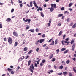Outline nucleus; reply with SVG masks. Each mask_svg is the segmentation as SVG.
Wrapping results in <instances>:
<instances>
[{
  "label": "nucleus",
  "instance_id": "1",
  "mask_svg": "<svg viewBox=\"0 0 76 76\" xmlns=\"http://www.w3.org/2000/svg\"><path fill=\"white\" fill-rule=\"evenodd\" d=\"M30 71L32 72V73H33V70H34V65L33 64H32L30 66Z\"/></svg>",
  "mask_w": 76,
  "mask_h": 76
},
{
  "label": "nucleus",
  "instance_id": "2",
  "mask_svg": "<svg viewBox=\"0 0 76 76\" xmlns=\"http://www.w3.org/2000/svg\"><path fill=\"white\" fill-rule=\"evenodd\" d=\"M7 70L9 72H11V73L12 74V75L14 74L15 73V72L13 71V69H11L10 68H8Z\"/></svg>",
  "mask_w": 76,
  "mask_h": 76
},
{
  "label": "nucleus",
  "instance_id": "3",
  "mask_svg": "<svg viewBox=\"0 0 76 76\" xmlns=\"http://www.w3.org/2000/svg\"><path fill=\"white\" fill-rule=\"evenodd\" d=\"M8 41L9 44H12V42H13V40L12 38L10 37H9Z\"/></svg>",
  "mask_w": 76,
  "mask_h": 76
},
{
  "label": "nucleus",
  "instance_id": "4",
  "mask_svg": "<svg viewBox=\"0 0 76 76\" xmlns=\"http://www.w3.org/2000/svg\"><path fill=\"white\" fill-rule=\"evenodd\" d=\"M13 35L14 36H15L16 37H18V33L15 32H13Z\"/></svg>",
  "mask_w": 76,
  "mask_h": 76
},
{
  "label": "nucleus",
  "instance_id": "5",
  "mask_svg": "<svg viewBox=\"0 0 76 76\" xmlns=\"http://www.w3.org/2000/svg\"><path fill=\"white\" fill-rule=\"evenodd\" d=\"M51 7H53L54 8H56V4H51Z\"/></svg>",
  "mask_w": 76,
  "mask_h": 76
},
{
  "label": "nucleus",
  "instance_id": "6",
  "mask_svg": "<svg viewBox=\"0 0 76 76\" xmlns=\"http://www.w3.org/2000/svg\"><path fill=\"white\" fill-rule=\"evenodd\" d=\"M33 4H34V6H35L36 8V9H38V7L37 5V4L35 2V1H33Z\"/></svg>",
  "mask_w": 76,
  "mask_h": 76
},
{
  "label": "nucleus",
  "instance_id": "7",
  "mask_svg": "<svg viewBox=\"0 0 76 76\" xmlns=\"http://www.w3.org/2000/svg\"><path fill=\"white\" fill-rule=\"evenodd\" d=\"M44 41V39H42L39 40L40 43H42Z\"/></svg>",
  "mask_w": 76,
  "mask_h": 76
},
{
  "label": "nucleus",
  "instance_id": "8",
  "mask_svg": "<svg viewBox=\"0 0 76 76\" xmlns=\"http://www.w3.org/2000/svg\"><path fill=\"white\" fill-rule=\"evenodd\" d=\"M39 61H40V60H38L37 61H34V63L37 62V64H39Z\"/></svg>",
  "mask_w": 76,
  "mask_h": 76
},
{
  "label": "nucleus",
  "instance_id": "9",
  "mask_svg": "<svg viewBox=\"0 0 76 76\" xmlns=\"http://www.w3.org/2000/svg\"><path fill=\"white\" fill-rule=\"evenodd\" d=\"M54 10V8H53V7H52L50 8V11L51 12H52Z\"/></svg>",
  "mask_w": 76,
  "mask_h": 76
},
{
  "label": "nucleus",
  "instance_id": "10",
  "mask_svg": "<svg viewBox=\"0 0 76 76\" xmlns=\"http://www.w3.org/2000/svg\"><path fill=\"white\" fill-rule=\"evenodd\" d=\"M53 57V54H51L49 57V59L50 60V59H51L52 57Z\"/></svg>",
  "mask_w": 76,
  "mask_h": 76
},
{
  "label": "nucleus",
  "instance_id": "11",
  "mask_svg": "<svg viewBox=\"0 0 76 76\" xmlns=\"http://www.w3.org/2000/svg\"><path fill=\"white\" fill-rule=\"evenodd\" d=\"M11 20V19L10 18H8L6 19V21L7 22H10Z\"/></svg>",
  "mask_w": 76,
  "mask_h": 76
},
{
  "label": "nucleus",
  "instance_id": "12",
  "mask_svg": "<svg viewBox=\"0 0 76 76\" xmlns=\"http://www.w3.org/2000/svg\"><path fill=\"white\" fill-rule=\"evenodd\" d=\"M73 3H70L68 5L69 7H71V6H72V5H73Z\"/></svg>",
  "mask_w": 76,
  "mask_h": 76
},
{
  "label": "nucleus",
  "instance_id": "13",
  "mask_svg": "<svg viewBox=\"0 0 76 76\" xmlns=\"http://www.w3.org/2000/svg\"><path fill=\"white\" fill-rule=\"evenodd\" d=\"M29 31H30L31 32H34V29H30L29 30Z\"/></svg>",
  "mask_w": 76,
  "mask_h": 76
},
{
  "label": "nucleus",
  "instance_id": "14",
  "mask_svg": "<svg viewBox=\"0 0 76 76\" xmlns=\"http://www.w3.org/2000/svg\"><path fill=\"white\" fill-rule=\"evenodd\" d=\"M41 16L42 17H44V13L42 12H40Z\"/></svg>",
  "mask_w": 76,
  "mask_h": 76
},
{
  "label": "nucleus",
  "instance_id": "15",
  "mask_svg": "<svg viewBox=\"0 0 76 76\" xmlns=\"http://www.w3.org/2000/svg\"><path fill=\"white\" fill-rule=\"evenodd\" d=\"M24 51H26L28 50V48L26 47H25L23 50Z\"/></svg>",
  "mask_w": 76,
  "mask_h": 76
},
{
  "label": "nucleus",
  "instance_id": "16",
  "mask_svg": "<svg viewBox=\"0 0 76 76\" xmlns=\"http://www.w3.org/2000/svg\"><path fill=\"white\" fill-rule=\"evenodd\" d=\"M76 27V23H75L72 26V28H75Z\"/></svg>",
  "mask_w": 76,
  "mask_h": 76
},
{
  "label": "nucleus",
  "instance_id": "17",
  "mask_svg": "<svg viewBox=\"0 0 76 76\" xmlns=\"http://www.w3.org/2000/svg\"><path fill=\"white\" fill-rule=\"evenodd\" d=\"M63 14H59L58 16V17H61V16H63Z\"/></svg>",
  "mask_w": 76,
  "mask_h": 76
},
{
  "label": "nucleus",
  "instance_id": "18",
  "mask_svg": "<svg viewBox=\"0 0 76 76\" xmlns=\"http://www.w3.org/2000/svg\"><path fill=\"white\" fill-rule=\"evenodd\" d=\"M62 32H63V31H61L59 34V36H60V35H61V34H62Z\"/></svg>",
  "mask_w": 76,
  "mask_h": 76
},
{
  "label": "nucleus",
  "instance_id": "19",
  "mask_svg": "<svg viewBox=\"0 0 76 76\" xmlns=\"http://www.w3.org/2000/svg\"><path fill=\"white\" fill-rule=\"evenodd\" d=\"M63 68V66L62 65L60 66L59 68L60 69H62Z\"/></svg>",
  "mask_w": 76,
  "mask_h": 76
},
{
  "label": "nucleus",
  "instance_id": "20",
  "mask_svg": "<svg viewBox=\"0 0 76 76\" xmlns=\"http://www.w3.org/2000/svg\"><path fill=\"white\" fill-rule=\"evenodd\" d=\"M30 5L31 7H32V1H30Z\"/></svg>",
  "mask_w": 76,
  "mask_h": 76
},
{
  "label": "nucleus",
  "instance_id": "21",
  "mask_svg": "<svg viewBox=\"0 0 76 76\" xmlns=\"http://www.w3.org/2000/svg\"><path fill=\"white\" fill-rule=\"evenodd\" d=\"M31 60H29L28 62V66H29L30 65V64H31Z\"/></svg>",
  "mask_w": 76,
  "mask_h": 76
},
{
  "label": "nucleus",
  "instance_id": "22",
  "mask_svg": "<svg viewBox=\"0 0 76 76\" xmlns=\"http://www.w3.org/2000/svg\"><path fill=\"white\" fill-rule=\"evenodd\" d=\"M72 51H74V49H75V45H72Z\"/></svg>",
  "mask_w": 76,
  "mask_h": 76
},
{
  "label": "nucleus",
  "instance_id": "23",
  "mask_svg": "<svg viewBox=\"0 0 76 76\" xmlns=\"http://www.w3.org/2000/svg\"><path fill=\"white\" fill-rule=\"evenodd\" d=\"M67 72L66 71L64 72H63V74L64 75H67Z\"/></svg>",
  "mask_w": 76,
  "mask_h": 76
},
{
  "label": "nucleus",
  "instance_id": "24",
  "mask_svg": "<svg viewBox=\"0 0 76 76\" xmlns=\"http://www.w3.org/2000/svg\"><path fill=\"white\" fill-rule=\"evenodd\" d=\"M64 14H66V13H67V14H69V12L67 11H65L64 12Z\"/></svg>",
  "mask_w": 76,
  "mask_h": 76
},
{
  "label": "nucleus",
  "instance_id": "25",
  "mask_svg": "<svg viewBox=\"0 0 76 76\" xmlns=\"http://www.w3.org/2000/svg\"><path fill=\"white\" fill-rule=\"evenodd\" d=\"M59 49H58L56 50V54H58V53H59Z\"/></svg>",
  "mask_w": 76,
  "mask_h": 76
},
{
  "label": "nucleus",
  "instance_id": "26",
  "mask_svg": "<svg viewBox=\"0 0 76 76\" xmlns=\"http://www.w3.org/2000/svg\"><path fill=\"white\" fill-rule=\"evenodd\" d=\"M65 50H66V48H64L61 49V51H65Z\"/></svg>",
  "mask_w": 76,
  "mask_h": 76
},
{
  "label": "nucleus",
  "instance_id": "27",
  "mask_svg": "<svg viewBox=\"0 0 76 76\" xmlns=\"http://www.w3.org/2000/svg\"><path fill=\"white\" fill-rule=\"evenodd\" d=\"M69 63H70V60H68L66 61V64H69Z\"/></svg>",
  "mask_w": 76,
  "mask_h": 76
},
{
  "label": "nucleus",
  "instance_id": "28",
  "mask_svg": "<svg viewBox=\"0 0 76 76\" xmlns=\"http://www.w3.org/2000/svg\"><path fill=\"white\" fill-rule=\"evenodd\" d=\"M34 66L36 67H38V65H37V63H35L34 64Z\"/></svg>",
  "mask_w": 76,
  "mask_h": 76
},
{
  "label": "nucleus",
  "instance_id": "29",
  "mask_svg": "<svg viewBox=\"0 0 76 76\" xmlns=\"http://www.w3.org/2000/svg\"><path fill=\"white\" fill-rule=\"evenodd\" d=\"M69 76H72V73L71 72H70L69 73Z\"/></svg>",
  "mask_w": 76,
  "mask_h": 76
},
{
  "label": "nucleus",
  "instance_id": "30",
  "mask_svg": "<svg viewBox=\"0 0 76 76\" xmlns=\"http://www.w3.org/2000/svg\"><path fill=\"white\" fill-rule=\"evenodd\" d=\"M54 41L53 40L51 44H50L51 45H54Z\"/></svg>",
  "mask_w": 76,
  "mask_h": 76
},
{
  "label": "nucleus",
  "instance_id": "31",
  "mask_svg": "<svg viewBox=\"0 0 76 76\" xmlns=\"http://www.w3.org/2000/svg\"><path fill=\"white\" fill-rule=\"evenodd\" d=\"M39 42V40H38L37 42H36V45H38V43Z\"/></svg>",
  "mask_w": 76,
  "mask_h": 76
},
{
  "label": "nucleus",
  "instance_id": "32",
  "mask_svg": "<svg viewBox=\"0 0 76 76\" xmlns=\"http://www.w3.org/2000/svg\"><path fill=\"white\" fill-rule=\"evenodd\" d=\"M32 50H30L28 53V54H31V53H32Z\"/></svg>",
  "mask_w": 76,
  "mask_h": 76
},
{
  "label": "nucleus",
  "instance_id": "33",
  "mask_svg": "<svg viewBox=\"0 0 76 76\" xmlns=\"http://www.w3.org/2000/svg\"><path fill=\"white\" fill-rule=\"evenodd\" d=\"M45 61H45V60L43 59V60H42V63H45Z\"/></svg>",
  "mask_w": 76,
  "mask_h": 76
},
{
  "label": "nucleus",
  "instance_id": "34",
  "mask_svg": "<svg viewBox=\"0 0 76 76\" xmlns=\"http://www.w3.org/2000/svg\"><path fill=\"white\" fill-rule=\"evenodd\" d=\"M39 10L41 11L42 10V8L41 7H39Z\"/></svg>",
  "mask_w": 76,
  "mask_h": 76
},
{
  "label": "nucleus",
  "instance_id": "35",
  "mask_svg": "<svg viewBox=\"0 0 76 76\" xmlns=\"http://www.w3.org/2000/svg\"><path fill=\"white\" fill-rule=\"evenodd\" d=\"M17 45H18V42H16L14 44V47H16L17 46Z\"/></svg>",
  "mask_w": 76,
  "mask_h": 76
},
{
  "label": "nucleus",
  "instance_id": "36",
  "mask_svg": "<svg viewBox=\"0 0 76 76\" xmlns=\"http://www.w3.org/2000/svg\"><path fill=\"white\" fill-rule=\"evenodd\" d=\"M68 51H69V50H66L65 51L64 53V54H66V53H67V52H68Z\"/></svg>",
  "mask_w": 76,
  "mask_h": 76
},
{
  "label": "nucleus",
  "instance_id": "37",
  "mask_svg": "<svg viewBox=\"0 0 76 76\" xmlns=\"http://www.w3.org/2000/svg\"><path fill=\"white\" fill-rule=\"evenodd\" d=\"M62 63L64 64V65H66V62L64 61L62 62Z\"/></svg>",
  "mask_w": 76,
  "mask_h": 76
},
{
  "label": "nucleus",
  "instance_id": "38",
  "mask_svg": "<svg viewBox=\"0 0 76 76\" xmlns=\"http://www.w3.org/2000/svg\"><path fill=\"white\" fill-rule=\"evenodd\" d=\"M70 19L69 18H68L66 19V21L67 22H69V21H70Z\"/></svg>",
  "mask_w": 76,
  "mask_h": 76
},
{
  "label": "nucleus",
  "instance_id": "39",
  "mask_svg": "<svg viewBox=\"0 0 76 76\" xmlns=\"http://www.w3.org/2000/svg\"><path fill=\"white\" fill-rule=\"evenodd\" d=\"M58 42V41L57 39H56L55 40V44L56 45V44H57Z\"/></svg>",
  "mask_w": 76,
  "mask_h": 76
},
{
  "label": "nucleus",
  "instance_id": "40",
  "mask_svg": "<svg viewBox=\"0 0 76 76\" xmlns=\"http://www.w3.org/2000/svg\"><path fill=\"white\" fill-rule=\"evenodd\" d=\"M36 32H38V31H39V29L38 28H37L36 29Z\"/></svg>",
  "mask_w": 76,
  "mask_h": 76
},
{
  "label": "nucleus",
  "instance_id": "41",
  "mask_svg": "<svg viewBox=\"0 0 76 76\" xmlns=\"http://www.w3.org/2000/svg\"><path fill=\"white\" fill-rule=\"evenodd\" d=\"M47 27H49L50 26V23H48L47 24Z\"/></svg>",
  "mask_w": 76,
  "mask_h": 76
},
{
  "label": "nucleus",
  "instance_id": "42",
  "mask_svg": "<svg viewBox=\"0 0 76 76\" xmlns=\"http://www.w3.org/2000/svg\"><path fill=\"white\" fill-rule=\"evenodd\" d=\"M63 73L62 72H61L60 73H58L57 74L58 75H61Z\"/></svg>",
  "mask_w": 76,
  "mask_h": 76
},
{
  "label": "nucleus",
  "instance_id": "43",
  "mask_svg": "<svg viewBox=\"0 0 76 76\" xmlns=\"http://www.w3.org/2000/svg\"><path fill=\"white\" fill-rule=\"evenodd\" d=\"M11 13H13V12H14V9H12L11 10Z\"/></svg>",
  "mask_w": 76,
  "mask_h": 76
},
{
  "label": "nucleus",
  "instance_id": "44",
  "mask_svg": "<svg viewBox=\"0 0 76 76\" xmlns=\"http://www.w3.org/2000/svg\"><path fill=\"white\" fill-rule=\"evenodd\" d=\"M74 42V40H72L71 42V44H72Z\"/></svg>",
  "mask_w": 76,
  "mask_h": 76
},
{
  "label": "nucleus",
  "instance_id": "45",
  "mask_svg": "<svg viewBox=\"0 0 76 76\" xmlns=\"http://www.w3.org/2000/svg\"><path fill=\"white\" fill-rule=\"evenodd\" d=\"M11 4H12V5H13L14 4V2H13L12 0H11Z\"/></svg>",
  "mask_w": 76,
  "mask_h": 76
},
{
  "label": "nucleus",
  "instance_id": "46",
  "mask_svg": "<svg viewBox=\"0 0 76 76\" xmlns=\"http://www.w3.org/2000/svg\"><path fill=\"white\" fill-rule=\"evenodd\" d=\"M36 51H37V52H38V51H39V48H37L36 49Z\"/></svg>",
  "mask_w": 76,
  "mask_h": 76
},
{
  "label": "nucleus",
  "instance_id": "47",
  "mask_svg": "<svg viewBox=\"0 0 76 76\" xmlns=\"http://www.w3.org/2000/svg\"><path fill=\"white\" fill-rule=\"evenodd\" d=\"M52 40H53V38H52L50 39L49 40V41H48V42H51Z\"/></svg>",
  "mask_w": 76,
  "mask_h": 76
},
{
  "label": "nucleus",
  "instance_id": "48",
  "mask_svg": "<svg viewBox=\"0 0 76 76\" xmlns=\"http://www.w3.org/2000/svg\"><path fill=\"white\" fill-rule=\"evenodd\" d=\"M3 27V25L1 24H0V28H2Z\"/></svg>",
  "mask_w": 76,
  "mask_h": 76
},
{
  "label": "nucleus",
  "instance_id": "49",
  "mask_svg": "<svg viewBox=\"0 0 76 76\" xmlns=\"http://www.w3.org/2000/svg\"><path fill=\"white\" fill-rule=\"evenodd\" d=\"M45 34H43L42 35V38H45Z\"/></svg>",
  "mask_w": 76,
  "mask_h": 76
},
{
  "label": "nucleus",
  "instance_id": "50",
  "mask_svg": "<svg viewBox=\"0 0 76 76\" xmlns=\"http://www.w3.org/2000/svg\"><path fill=\"white\" fill-rule=\"evenodd\" d=\"M69 10H70V11H72V9L71 8H69L68 9Z\"/></svg>",
  "mask_w": 76,
  "mask_h": 76
},
{
  "label": "nucleus",
  "instance_id": "51",
  "mask_svg": "<svg viewBox=\"0 0 76 76\" xmlns=\"http://www.w3.org/2000/svg\"><path fill=\"white\" fill-rule=\"evenodd\" d=\"M64 42V40H62L61 41V42L62 44H63V45H65L64 44V43L63 42Z\"/></svg>",
  "mask_w": 76,
  "mask_h": 76
},
{
  "label": "nucleus",
  "instance_id": "52",
  "mask_svg": "<svg viewBox=\"0 0 76 76\" xmlns=\"http://www.w3.org/2000/svg\"><path fill=\"white\" fill-rule=\"evenodd\" d=\"M29 56H26V58L25 59H27L29 58Z\"/></svg>",
  "mask_w": 76,
  "mask_h": 76
},
{
  "label": "nucleus",
  "instance_id": "53",
  "mask_svg": "<svg viewBox=\"0 0 76 76\" xmlns=\"http://www.w3.org/2000/svg\"><path fill=\"white\" fill-rule=\"evenodd\" d=\"M55 60H56V59H55V58H53L52 59L51 61H52L53 62V61H55Z\"/></svg>",
  "mask_w": 76,
  "mask_h": 76
},
{
  "label": "nucleus",
  "instance_id": "54",
  "mask_svg": "<svg viewBox=\"0 0 76 76\" xmlns=\"http://www.w3.org/2000/svg\"><path fill=\"white\" fill-rule=\"evenodd\" d=\"M43 63H42V62H41L40 63V66H43Z\"/></svg>",
  "mask_w": 76,
  "mask_h": 76
},
{
  "label": "nucleus",
  "instance_id": "55",
  "mask_svg": "<svg viewBox=\"0 0 76 76\" xmlns=\"http://www.w3.org/2000/svg\"><path fill=\"white\" fill-rule=\"evenodd\" d=\"M64 10V7H62L61 8V10Z\"/></svg>",
  "mask_w": 76,
  "mask_h": 76
},
{
  "label": "nucleus",
  "instance_id": "56",
  "mask_svg": "<svg viewBox=\"0 0 76 76\" xmlns=\"http://www.w3.org/2000/svg\"><path fill=\"white\" fill-rule=\"evenodd\" d=\"M64 42L65 44H66V43H69V42H67V41H64Z\"/></svg>",
  "mask_w": 76,
  "mask_h": 76
},
{
  "label": "nucleus",
  "instance_id": "57",
  "mask_svg": "<svg viewBox=\"0 0 76 76\" xmlns=\"http://www.w3.org/2000/svg\"><path fill=\"white\" fill-rule=\"evenodd\" d=\"M69 38H67L65 39V41H69Z\"/></svg>",
  "mask_w": 76,
  "mask_h": 76
},
{
  "label": "nucleus",
  "instance_id": "58",
  "mask_svg": "<svg viewBox=\"0 0 76 76\" xmlns=\"http://www.w3.org/2000/svg\"><path fill=\"white\" fill-rule=\"evenodd\" d=\"M73 71L75 72V73H76V69H75V68H73Z\"/></svg>",
  "mask_w": 76,
  "mask_h": 76
},
{
  "label": "nucleus",
  "instance_id": "59",
  "mask_svg": "<svg viewBox=\"0 0 76 76\" xmlns=\"http://www.w3.org/2000/svg\"><path fill=\"white\" fill-rule=\"evenodd\" d=\"M73 24V23H71V24L69 25L70 26H72V25Z\"/></svg>",
  "mask_w": 76,
  "mask_h": 76
},
{
  "label": "nucleus",
  "instance_id": "60",
  "mask_svg": "<svg viewBox=\"0 0 76 76\" xmlns=\"http://www.w3.org/2000/svg\"><path fill=\"white\" fill-rule=\"evenodd\" d=\"M29 28V26H27L26 27V29H28Z\"/></svg>",
  "mask_w": 76,
  "mask_h": 76
},
{
  "label": "nucleus",
  "instance_id": "61",
  "mask_svg": "<svg viewBox=\"0 0 76 76\" xmlns=\"http://www.w3.org/2000/svg\"><path fill=\"white\" fill-rule=\"evenodd\" d=\"M22 1H21L20 0H19L18 1L19 3H22Z\"/></svg>",
  "mask_w": 76,
  "mask_h": 76
},
{
  "label": "nucleus",
  "instance_id": "62",
  "mask_svg": "<svg viewBox=\"0 0 76 76\" xmlns=\"http://www.w3.org/2000/svg\"><path fill=\"white\" fill-rule=\"evenodd\" d=\"M65 37H66V35H64L63 36V39H64L65 38Z\"/></svg>",
  "mask_w": 76,
  "mask_h": 76
},
{
  "label": "nucleus",
  "instance_id": "63",
  "mask_svg": "<svg viewBox=\"0 0 76 76\" xmlns=\"http://www.w3.org/2000/svg\"><path fill=\"white\" fill-rule=\"evenodd\" d=\"M30 22H31V20H30V19L28 20V23H30Z\"/></svg>",
  "mask_w": 76,
  "mask_h": 76
},
{
  "label": "nucleus",
  "instance_id": "64",
  "mask_svg": "<svg viewBox=\"0 0 76 76\" xmlns=\"http://www.w3.org/2000/svg\"><path fill=\"white\" fill-rule=\"evenodd\" d=\"M49 21V22L50 23H51V19Z\"/></svg>",
  "mask_w": 76,
  "mask_h": 76
}]
</instances>
